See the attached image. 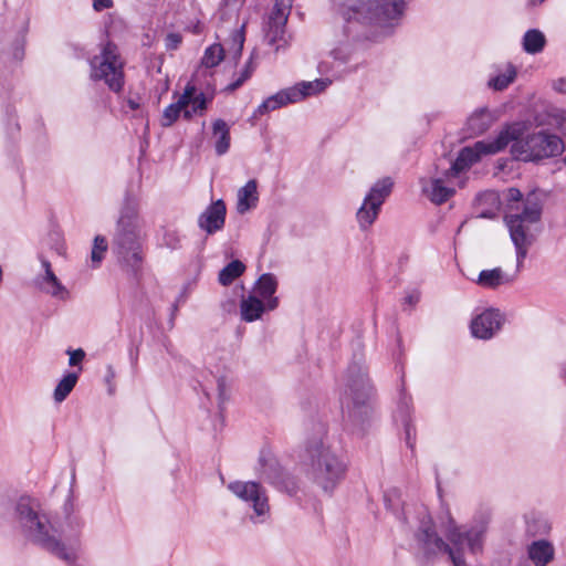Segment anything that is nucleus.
Instances as JSON below:
<instances>
[{"instance_id":"nucleus-1","label":"nucleus","mask_w":566,"mask_h":566,"mask_svg":"<svg viewBox=\"0 0 566 566\" xmlns=\"http://www.w3.org/2000/svg\"><path fill=\"white\" fill-rule=\"evenodd\" d=\"M64 522L52 520L40 502L31 496H20L13 509V522L23 537L53 554L69 565L77 558L83 520L74 514L70 495L63 506Z\"/></svg>"},{"instance_id":"nucleus-2","label":"nucleus","mask_w":566,"mask_h":566,"mask_svg":"<svg viewBox=\"0 0 566 566\" xmlns=\"http://www.w3.org/2000/svg\"><path fill=\"white\" fill-rule=\"evenodd\" d=\"M361 353H355L349 364L342 394L343 413L354 432L363 434L370 423L373 386L364 366Z\"/></svg>"},{"instance_id":"nucleus-3","label":"nucleus","mask_w":566,"mask_h":566,"mask_svg":"<svg viewBox=\"0 0 566 566\" xmlns=\"http://www.w3.org/2000/svg\"><path fill=\"white\" fill-rule=\"evenodd\" d=\"M143 223L137 205L127 198L119 211L112 239V251L118 262L137 272L143 264Z\"/></svg>"},{"instance_id":"nucleus-4","label":"nucleus","mask_w":566,"mask_h":566,"mask_svg":"<svg viewBox=\"0 0 566 566\" xmlns=\"http://www.w3.org/2000/svg\"><path fill=\"white\" fill-rule=\"evenodd\" d=\"M317 437L307 441V475L324 492L332 493L344 479L346 464L326 441V429L317 424Z\"/></svg>"},{"instance_id":"nucleus-5","label":"nucleus","mask_w":566,"mask_h":566,"mask_svg":"<svg viewBox=\"0 0 566 566\" xmlns=\"http://www.w3.org/2000/svg\"><path fill=\"white\" fill-rule=\"evenodd\" d=\"M407 0H347L343 17L346 21L344 32L357 38L356 24H371L380 28L381 35L391 32L395 21L401 18Z\"/></svg>"},{"instance_id":"nucleus-6","label":"nucleus","mask_w":566,"mask_h":566,"mask_svg":"<svg viewBox=\"0 0 566 566\" xmlns=\"http://www.w3.org/2000/svg\"><path fill=\"white\" fill-rule=\"evenodd\" d=\"M541 216L542 205L535 192L527 193L522 211L513 210L505 213L504 220L516 251L517 269L523 265L528 249L535 241L532 228L541 220Z\"/></svg>"},{"instance_id":"nucleus-7","label":"nucleus","mask_w":566,"mask_h":566,"mask_svg":"<svg viewBox=\"0 0 566 566\" xmlns=\"http://www.w3.org/2000/svg\"><path fill=\"white\" fill-rule=\"evenodd\" d=\"M490 521L489 512H479L473 516L470 526H459L447 510L444 515L440 517V527L452 544L453 549L459 548L463 554V545L467 544L471 554H479L483 551Z\"/></svg>"},{"instance_id":"nucleus-8","label":"nucleus","mask_w":566,"mask_h":566,"mask_svg":"<svg viewBox=\"0 0 566 566\" xmlns=\"http://www.w3.org/2000/svg\"><path fill=\"white\" fill-rule=\"evenodd\" d=\"M511 125L520 126L518 135L510 143L511 154L514 159L523 161H537L562 154L564 145L563 140L557 135L538 132L527 135L525 138H523V124L512 123Z\"/></svg>"},{"instance_id":"nucleus-9","label":"nucleus","mask_w":566,"mask_h":566,"mask_svg":"<svg viewBox=\"0 0 566 566\" xmlns=\"http://www.w3.org/2000/svg\"><path fill=\"white\" fill-rule=\"evenodd\" d=\"M518 125H506L492 139L479 140L473 147L462 148L457 159L448 169L447 176H458L461 171L479 161L482 155H491L502 151L510 145L511 140L518 135Z\"/></svg>"},{"instance_id":"nucleus-10","label":"nucleus","mask_w":566,"mask_h":566,"mask_svg":"<svg viewBox=\"0 0 566 566\" xmlns=\"http://www.w3.org/2000/svg\"><path fill=\"white\" fill-rule=\"evenodd\" d=\"M90 65L93 81H104L113 92L122 91L124 86V63L114 43L107 42L101 53L91 59Z\"/></svg>"},{"instance_id":"nucleus-11","label":"nucleus","mask_w":566,"mask_h":566,"mask_svg":"<svg viewBox=\"0 0 566 566\" xmlns=\"http://www.w3.org/2000/svg\"><path fill=\"white\" fill-rule=\"evenodd\" d=\"M329 83L328 80L318 78L311 82H301L292 87L282 90L263 101L255 109L253 117L262 116L290 103H296L307 96L319 93L324 91Z\"/></svg>"},{"instance_id":"nucleus-12","label":"nucleus","mask_w":566,"mask_h":566,"mask_svg":"<svg viewBox=\"0 0 566 566\" xmlns=\"http://www.w3.org/2000/svg\"><path fill=\"white\" fill-rule=\"evenodd\" d=\"M417 542L427 557L441 553L448 554L453 566H467L464 555L460 549H453L441 536L438 535L430 518L421 521L416 533Z\"/></svg>"},{"instance_id":"nucleus-13","label":"nucleus","mask_w":566,"mask_h":566,"mask_svg":"<svg viewBox=\"0 0 566 566\" xmlns=\"http://www.w3.org/2000/svg\"><path fill=\"white\" fill-rule=\"evenodd\" d=\"M228 489L244 502L251 503L253 523H263L270 516V506L264 489L256 482H231Z\"/></svg>"},{"instance_id":"nucleus-14","label":"nucleus","mask_w":566,"mask_h":566,"mask_svg":"<svg viewBox=\"0 0 566 566\" xmlns=\"http://www.w3.org/2000/svg\"><path fill=\"white\" fill-rule=\"evenodd\" d=\"M287 22V13L279 7L274 6L268 22L265 40L269 45L274 46L275 51L287 46L289 40L285 36V25Z\"/></svg>"},{"instance_id":"nucleus-15","label":"nucleus","mask_w":566,"mask_h":566,"mask_svg":"<svg viewBox=\"0 0 566 566\" xmlns=\"http://www.w3.org/2000/svg\"><path fill=\"white\" fill-rule=\"evenodd\" d=\"M503 317L497 310H486L471 323L472 335L476 338L489 339L502 326Z\"/></svg>"},{"instance_id":"nucleus-16","label":"nucleus","mask_w":566,"mask_h":566,"mask_svg":"<svg viewBox=\"0 0 566 566\" xmlns=\"http://www.w3.org/2000/svg\"><path fill=\"white\" fill-rule=\"evenodd\" d=\"M227 208L222 199L210 203L198 218V226L208 234L221 230L226 222Z\"/></svg>"},{"instance_id":"nucleus-17","label":"nucleus","mask_w":566,"mask_h":566,"mask_svg":"<svg viewBox=\"0 0 566 566\" xmlns=\"http://www.w3.org/2000/svg\"><path fill=\"white\" fill-rule=\"evenodd\" d=\"M527 558L534 566H547L555 558V547L547 539L533 541L526 547Z\"/></svg>"},{"instance_id":"nucleus-18","label":"nucleus","mask_w":566,"mask_h":566,"mask_svg":"<svg viewBox=\"0 0 566 566\" xmlns=\"http://www.w3.org/2000/svg\"><path fill=\"white\" fill-rule=\"evenodd\" d=\"M193 93H196V87L191 84H187L184 93L179 95L177 102L171 103L164 109L161 126L169 127L178 119L181 111L190 105Z\"/></svg>"},{"instance_id":"nucleus-19","label":"nucleus","mask_w":566,"mask_h":566,"mask_svg":"<svg viewBox=\"0 0 566 566\" xmlns=\"http://www.w3.org/2000/svg\"><path fill=\"white\" fill-rule=\"evenodd\" d=\"M277 279L272 273H263L255 283L256 294L266 302V307L273 311L279 305V298L274 296L277 290Z\"/></svg>"},{"instance_id":"nucleus-20","label":"nucleus","mask_w":566,"mask_h":566,"mask_svg":"<svg viewBox=\"0 0 566 566\" xmlns=\"http://www.w3.org/2000/svg\"><path fill=\"white\" fill-rule=\"evenodd\" d=\"M514 277L505 273L501 268L482 270L476 279V284L483 289L496 290L497 287L510 284Z\"/></svg>"},{"instance_id":"nucleus-21","label":"nucleus","mask_w":566,"mask_h":566,"mask_svg":"<svg viewBox=\"0 0 566 566\" xmlns=\"http://www.w3.org/2000/svg\"><path fill=\"white\" fill-rule=\"evenodd\" d=\"M266 308V302L264 303L255 295L242 297L240 302L241 319L248 323L254 322L261 318Z\"/></svg>"},{"instance_id":"nucleus-22","label":"nucleus","mask_w":566,"mask_h":566,"mask_svg":"<svg viewBox=\"0 0 566 566\" xmlns=\"http://www.w3.org/2000/svg\"><path fill=\"white\" fill-rule=\"evenodd\" d=\"M212 137L214 139V150L218 156L228 153L230 148V127L226 120L218 118L212 123Z\"/></svg>"},{"instance_id":"nucleus-23","label":"nucleus","mask_w":566,"mask_h":566,"mask_svg":"<svg viewBox=\"0 0 566 566\" xmlns=\"http://www.w3.org/2000/svg\"><path fill=\"white\" fill-rule=\"evenodd\" d=\"M422 191L433 203L441 205L453 196L454 188L447 187L441 178H433L428 186H423Z\"/></svg>"},{"instance_id":"nucleus-24","label":"nucleus","mask_w":566,"mask_h":566,"mask_svg":"<svg viewBox=\"0 0 566 566\" xmlns=\"http://www.w3.org/2000/svg\"><path fill=\"white\" fill-rule=\"evenodd\" d=\"M40 289L50 294L52 297L57 300H66L69 298L67 289L61 283L54 272H50L48 275H42L36 279Z\"/></svg>"},{"instance_id":"nucleus-25","label":"nucleus","mask_w":566,"mask_h":566,"mask_svg":"<svg viewBox=\"0 0 566 566\" xmlns=\"http://www.w3.org/2000/svg\"><path fill=\"white\" fill-rule=\"evenodd\" d=\"M494 117L491 112L483 107L476 109L467 122L468 130L471 135H481L493 124Z\"/></svg>"},{"instance_id":"nucleus-26","label":"nucleus","mask_w":566,"mask_h":566,"mask_svg":"<svg viewBox=\"0 0 566 566\" xmlns=\"http://www.w3.org/2000/svg\"><path fill=\"white\" fill-rule=\"evenodd\" d=\"M256 189V181L251 179L238 190L237 210L239 213H244L255 207L258 201Z\"/></svg>"},{"instance_id":"nucleus-27","label":"nucleus","mask_w":566,"mask_h":566,"mask_svg":"<svg viewBox=\"0 0 566 566\" xmlns=\"http://www.w3.org/2000/svg\"><path fill=\"white\" fill-rule=\"evenodd\" d=\"M392 187V179L390 177H385L373 185L365 198L381 208L387 197L391 193Z\"/></svg>"},{"instance_id":"nucleus-28","label":"nucleus","mask_w":566,"mask_h":566,"mask_svg":"<svg viewBox=\"0 0 566 566\" xmlns=\"http://www.w3.org/2000/svg\"><path fill=\"white\" fill-rule=\"evenodd\" d=\"M380 211V207L368 201L364 198V201L356 213V219L361 230L368 229L377 219Z\"/></svg>"},{"instance_id":"nucleus-29","label":"nucleus","mask_w":566,"mask_h":566,"mask_svg":"<svg viewBox=\"0 0 566 566\" xmlns=\"http://www.w3.org/2000/svg\"><path fill=\"white\" fill-rule=\"evenodd\" d=\"M546 43L545 35L537 29L526 31L523 38V48L530 54L542 52Z\"/></svg>"},{"instance_id":"nucleus-30","label":"nucleus","mask_w":566,"mask_h":566,"mask_svg":"<svg viewBox=\"0 0 566 566\" xmlns=\"http://www.w3.org/2000/svg\"><path fill=\"white\" fill-rule=\"evenodd\" d=\"M77 375L75 373H69L65 375L56 385L53 398L55 402H62L64 401L67 396L71 394V391L74 389L76 382H77Z\"/></svg>"},{"instance_id":"nucleus-31","label":"nucleus","mask_w":566,"mask_h":566,"mask_svg":"<svg viewBox=\"0 0 566 566\" xmlns=\"http://www.w3.org/2000/svg\"><path fill=\"white\" fill-rule=\"evenodd\" d=\"M245 270V265L239 261L233 260L228 263L220 272H219V282L222 285L231 284L237 277H239Z\"/></svg>"},{"instance_id":"nucleus-32","label":"nucleus","mask_w":566,"mask_h":566,"mask_svg":"<svg viewBox=\"0 0 566 566\" xmlns=\"http://www.w3.org/2000/svg\"><path fill=\"white\" fill-rule=\"evenodd\" d=\"M526 530L527 533L532 536H544L549 534L552 530V524L546 517L542 515L534 516L527 521Z\"/></svg>"},{"instance_id":"nucleus-33","label":"nucleus","mask_w":566,"mask_h":566,"mask_svg":"<svg viewBox=\"0 0 566 566\" xmlns=\"http://www.w3.org/2000/svg\"><path fill=\"white\" fill-rule=\"evenodd\" d=\"M224 57V49L221 44H212L206 49L201 63L206 67L217 66Z\"/></svg>"},{"instance_id":"nucleus-34","label":"nucleus","mask_w":566,"mask_h":566,"mask_svg":"<svg viewBox=\"0 0 566 566\" xmlns=\"http://www.w3.org/2000/svg\"><path fill=\"white\" fill-rule=\"evenodd\" d=\"M244 29L245 23H243L240 29L234 30L230 36L231 45L229 51L232 53L234 60H238L242 54L243 44L245 41Z\"/></svg>"},{"instance_id":"nucleus-35","label":"nucleus","mask_w":566,"mask_h":566,"mask_svg":"<svg viewBox=\"0 0 566 566\" xmlns=\"http://www.w3.org/2000/svg\"><path fill=\"white\" fill-rule=\"evenodd\" d=\"M505 200L507 202V211L512 212L513 210L522 211L524 205L526 202V197H523V193L517 188H509L505 192Z\"/></svg>"},{"instance_id":"nucleus-36","label":"nucleus","mask_w":566,"mask_h":566,"mask_svg":"<svg viewBox=\"0 0 566 566\" xmlns=\"http://www.w3.org/2000/svg\"><path fill=\"white\" fill-rule=\"evenodd\" d=\"M516 72L514 69H511L505 74H500L489 81V85L496 90L502 91L506 88L515 78Z\"/></svg>"},{"instance_id":"nucleus-37","label":"nucleus","mask_w":566,"mask_h":566,"mask_svg":"<svg viewBox=\"0 0 566 566\" xmlns=\"http://www.w3.org/2000/svg\"><path fill=\"white\" fill-rule=\"evenodd\" d=\"M107 241L103 235H96L94 239L93 249L91 252L92 262L99 264L104 258V253L107 250Z\"/></svg>"},{"instance_id":"nucleus-38","label":"nucleus","mask_w":566,"mask_h":566,"mask_svg":"<svg viewBox=\"0 0 566 566\" xmlns=\"http://www.w3.org/2000/svg\"><path fill=\"white\" fill-rule=\"evenodd\" d=\"M217 391H218V406L220 411L224 409V406L230 400V388L224 377L217 379Z\"/></svg>"},{"instance_id":"nucleus-39","label":"nucleus","mask_w":566,"mask_h":566,"mask_svg":"<svg viewBox=\"0 0 566 566\" xmlns=\"http://www.w3.org/2000/svg\"><path fill=\"white\" fill-rule=\"evenodd\" d=\"M254 64H253V61L252 59H250L244 69L242 70L240 76L232 83H230L226 90L228 92H233L235 90H238L247 80H249L254 71Z\"/></svg>"},{"instance_id":"nucleus-40","label":"nucleus","mask_w":566,"mask_h":566,"mask_svg":"<svg viewBox=\"0 0 566 566\" xmlns=\"http://www.w3.org/2000/svg\"><path fill=\"white\" fill-rule=\"evenodd\" d=\"M262 475L269 480V482H271L272 484L281 488V486H285L286 491L289 493H292L295 491V485L292 481H285V479L282 476L281 473H275L274 475H272L271 472H269L268 470L264 469V471L262 472Z\"/></svg>"},{"instance_id":"nucleus-41","label":"nucleus","mask_w":566,"mask_h":566,"mask_svg":"<svg viewBox=\"0 0 566 566\" xmlns=\"http://www.w3.org/2000/svg\"><path fill=\"white\" fill-rule=\"evenodd\" d=\"M190 104L193 108V113H201L207 108V98L203 93L196 95L193 93Z\"/></svg>"},{"instance_id":"nucleus-42","label":"nucleus","mask_w":566,"mask_h":566,"mask_svg":"<svg viewBox=\"0 0 566 566\" xmlns=\"http://www.w3.org/2000/svg\"><path fill=\"white\" fill-rule=\"evenodd\" d=\"M182 42V36L179 33H168L165 38V46L167 50H177Z\"/></svg>"},{"instance_id":"nucleus-43","label":"nucleus","mask_w":566,"mask_h":566,"mask_svg":"<svg viewBox=\"0 0 566 566\" xmlns=\"http://www.w3.org/2000/svg\"><path fill=\"white\" fill-rule=\"evenodd\" d=\"M66 353L70 356L69 365L72 367L80 365L82 360L85 358V352L82 348L67 349Z\"/></svg>"},{"instance_id":"nucleus-44","label":"nucleus","mask_w":566,"mask_h":566,"mask_svg":"<svg viewBox=\"0 0 566 566\" xmlns=\"http://www.w3.org/2000/svg\"><path fill=\"white\" fill-rule=\"evenodd\" d=\"M552 88L559 94H566V76L553 80Z\"/></svg>"},{"instance_id":"nucleus-45","label":"nucleus","mask_w":566,"mask_h":566,"mask_svg":"<svg viewBox=\"0 0 566 566\" xmlns=\"http://www.w3.org/2000/svg\"><path fill=\"white\" fill-rule=\"evenodd\" d=\"M113 6L112 0H93V8L96 11H102L104 9H108Z\"/></svg>"},{"instance_id":"nucleus-46","label":"nucleus","mask_w":566,"mask_h":566,"mask_svg":"<svg viewBox=\"0 0 566 566\" xmlns=\"http://www.w3.org/2000/svg\"><path fill=\"white\" fill-rule=\"evenodd\" d=\"M406 432V441L410 449H413V440L412 434L415 433V428L410 423L405 424Z\"/></svg>"},{"instance_id":"nucleus-47","label":"nucleus","mask_w":566,"mask_h":566,"mask_svg":"<svg viewBox=\"0 0 566 566\" xmlns=\"http://www.w3.org/2000/svg\"><path fill=\"white\" fill-rule=\"evenodd\" d=\"M40 261H41L42 268L44 270L43 275H48L50 272H53L49 260L41 258Z\"/></svg>"},{"instance_id":"nucleus-48","label":"nucleus","mask_w":566,"mask_h":566,"mask_svg":"<svg viewBox=\"0 0 566 566\" xmlns=\"http://www.w3.org/2000/svg\"><path fill=\"white\" fill-rule=\"evenodd\" d=\"M419 301V295L418 294H409L405 297V302L408 303L409 305H415L417 304Z\"/></svg>"},{"instance_id":"nucleus-49","label":"nucleus","mask_w":566,"mask_h":566,"mask_svg":"<svg viewBox=\"0 0 566 566\" xmlns=\"http://www.w3.org/2000/svg\"><path fill=\"white\" fill-rule=\"evenodd\" d=\"M181 112H182L184 117H185L186 119H190V118L193 116V114H195V113H193V108L191 107V108L189 109V108H188V106H187V107H185Z\"/></svg>"},{"instance_id":"nucleus-50","label":"nucleus","mask_w":566,"mask_h":566,"mask_svg":"<svg viewBox=\"0 0 566 566\" xmlns=\"http://www.w3.org/2000/svg\"><path fill=\"white\" fill-rule=\"evenodd\" d=\"M114 377H115L114 369L111 366H108V368H107V376H106L107 381H109Z\"/></svg>"},{"instance_id":"nucleus-51","label":"nucleus","mask_w":566,"mask_h":566,"mask_svg":"<svg viewBox=\"0 0 566 566\" xmlns=\"http://www.w3.org/2000/svg\"><path fill=\"white\" fill-rule=\"evenodd\" d=\"M128 105L132 109H137L139 107V104L137 102H135L134 99H129Z\"/></svg>"},{"instance_id":"nucleus-52","label":"nucleus","mask_w":566,"mask_h":566,"mask_svg":"<svg viewBox=\"0 0 566 566\" xmlns=\"http://www.w3.org/2000/svg\"><path fill=\"white\" fill-rule=\"evenodd\" d=\"M517 566H526V565H522V564H521V565H517Z\"/></svg>"}]
</instances>
